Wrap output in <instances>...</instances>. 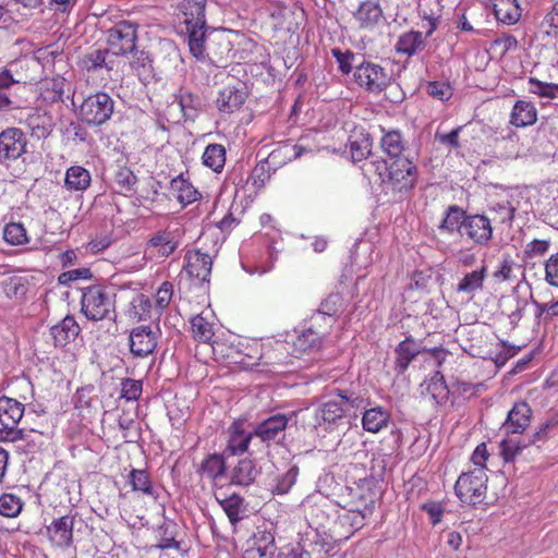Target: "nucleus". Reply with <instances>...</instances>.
Instances as JSON below:
<instances>
[{
	"instance_id": "f257e3e1",
	"label": "nucleus",
	"mask_w": 558,
	"mask_h": 558,
	"mask_svg": "<svg viewBox=\"0 0 558 558\" xmlns=\"http://www.w3.org/2000/svg\"><path fill=\"white\" fill-rule=\"evenodd\" d=\"M206 4L207 0H182L178 4L186 28L190 51L198 60L205 59V39L208 29L205 14Z\"/></svg>"
},
{
	"instance_id": "f03ea898",
	"label": "nucleus",
	"mask_w": 558,
	"mask_h": 558,
	"mask_svg": "<svg viewBox=\"0 0 558 558\" xmlns=\"http://www.w3.org/2000/svg\"><path fill=\"white\" fill-rule=\"evenodd\" d=\"M335 544L316 530L305 532L295 545L283 547L278 558H328Z\"/></svg>"
},
{
	"instance_id": "7ed1b4c3",
	"label": "nucleus",
	"mask_w": 558,
	"mask_h": 558,
	"mask_svg": "<svg viewBox=\"0 0 558 558\" xmlns=\"http://www.w3.org/2000/svg\"><path fill=\"white\" fill-rule=\"evenodd\" d=\"M82 292V313L87 319L98 322L110 318L114 312V293L100 284L84 288Z\"/></svg>"
},
{
	"instance_id": "20e7f679",
	"label": "nucleus",
	"mask_w": 558,
	"mask_h": 558,
	"mask_svg": "<svg viewBox=\"0 0 558 558\" xmlns=\"http://www.w3.org/2000/svg\"><path fill=\"white\" fill-rule=\"evenodd\" d=\"M487 482L486 471L483 468H474L458 477L454 493L462 504L476 506L486 498Z\"/></svg>"
},
{
	"instance_id": "39448f33",
	"label": "nucleus",
	"mask_w": 558,
	"mask_h": 558,
	"mask_svg": "<svg viewBox=\"0 0 558 558\" xmlns=\"http://www.w3.org/2000/svg\"><path fill=\"white\" fill-rule=\"evenodd\" d=\"M23 415V403L5 396L0 397V442H15L26 438L25 429L17 428Z\"/></svg>"
},
{
	"instance_id": "423d86ee",
	"label": "nucleus",
	"mask_w": 558,
	"mask_h": 558,
	"mask_svg": "<svg viewBox=\"0 0 558 558\" xmlns=\"http://www.w3.org/2000/svg\"><path fill=\"white\" fill-rule=\"evenodd\" d=\"M114 111V100L104 92L87 96L80 107V118L90 126L106 123Z\"/></svg>"
},
{
	"instance_id": "0eeeda50",
	"label": "nucleus",
	"mask_w": 558,
	"mask_h": 558,
	"mask_svg": "<svg viewBox=\"0 0 558 558\" xmlns=\"http://www.w3.org/2000/svg\"><path fill=\"white\" fill-rule=\"evenodd\" d=\"M353 81L369 93H380L388 86L390 77L383 66L363 59L355 64Z\"/></svg>"
},
{
	"instance_id": "6e6552de",
	"label": "nucleus",
	"mask_w": 558,
	"mask_h": 558,
	"mask_svg": "<svg viewBox=\"0 0 558 558\" xmlns=\"http://www.w3.org/2000/svg\"><path fill=\"white\" fill-rule=\"evenodd\" d=\"M417 181V167L409 156L403 159H395L389 165L386 182L392 190L399 193L411 191Z\"/></svg>"
},
{
	"instance_id": "1a4fd4ad",
	"label": "nucleus",
	"mask_w": 558,
	"mask_h": 558,
	"mask_svg": "<svg viewBox=\"0 0 558 558\" xmlns=\"http://www.w3.org/2000/svg\"><path fill=\"white\" fill-rule=\"evenodd\" d=\"M492 220L480 214H468L461 238L475 246L487 247L493 239Z\"/></svg>"
},
{
	"instance_id": "9d476101",
	"label": "nucleus",
	"mask_w": 558,
	"mask_h": 558,
	"mask_svg": "<svg viewBox=\"0 0 558 558\" xmlns=\"http://www.w3.org/2000/svg\"><path fill=\"white\" fill-rule=\"evenodd\" d=\"M136 26L131 22H120L108 32V45L114 56L133 52L136 47Z\"/></svg>"
},
{
	"instance_id": "9b49d317",
	"label": "nucleus",
	"mask_w": 558,
	"mask_h": 558,
	"mask_svg": "<svg viewBox=\"0 0 558 558\" xmlns=\"http://www.w3.org/2000/svg\"><path fill=\"white\" fill-rule=\"evenodd\" d=\"M27 140L17 128H8L0 133V161L16 160L25 151Z\"/></svg>"
},
{
	"instance_id": "f8f14e48",
	"label": "nucleus",
	"mask_w": 558,
	"mask_h": 558,
	"mask_svg": "<svg viewBox=\"0 0 558 558\" xmlns=\"http://www.w3.org/2000/svg\"><path fill=\"white\" fill-rule=\"evenodd\" d=\"M19 122L24 124L32 137L45 140L50 136L54 128V121L51 114L41 109H31L19 118Z\"/></svg>"
},
{
	"instance_id": "ddd939ff",
	"label": "nucleus",
	"mask_w": 558,
	"mask_h": 558,
	"mask_svg": "<svg viewBox=\"0 0 558 558\" xmlns=\"http://www.w3.org/2000/svg\"><path fill=\"white\" fill-rule=\"evenodd\" d=\"M157 343V333L149 326H138L130 332L129 345L134 357L143 359L151 355Z\"/></svg>"
},
{
	"instance_id": "4468645a",
	"label": "nucleus",
	"mask_w": 558,
	"mask_h": 558,
	"mask_svg": "<svg viewBox=\"0 0 558 558\" xmlns=\"http://www.w3.org/2000/svg\"><path fill=\"white\" fill-rule=\"evenodd\" d=\"M291 416L277 413L266 420L256 424L253 429L255 437L259 438L262 442L269 444L270 441H278L284 435Z\"/></svg>"
},
{
	"instance_id": "2eb2a0df",
	"label": "nucleus",
	"mask_w": 558,
	"mask_h": 558,
	"mask_svg": "<svg viewBox=\"0 0 558 558\" xmlns=\"http://www.w3.org/2000/svg\"><path fill=\"white\" fill-rule=\"evenodd\" d=\"M182 234L180 228H166L153 234L147 242V246L155 250L158 256L169 257L179 247Z\"/></svg>"
},
{
	"instance_id": "dca6fc26",
	"label": "nucleus",
	"mask_w": 558,
	"mask_h": 558,
	"mask_svg": "<svg viewBox=\"0 0 558 558\" xmlns=\"http://www.w3.org/2000/svg\"><path fill=\"white\" fill-rule=\"evenodd\" d=\"M428 25L429 27L425 33V37L417 31H409L400 35L396 44L397 52L412 57L422 51L425 48V38L432 36L437 28L436 20L429 17Z\"/></svg>"
},
{
	"instance_id": "f3484780",
	"label": "nucleus",
	"mask_w": 558,
	"mask_h": 558,
	"mask_svg": "<svg viewBox=\"0 0 558 558\" xmlns=\"http://www.w3.org/2000/svg\"><path fill=\"white\" fill-rule=\"evenodd\" d=\"M275 536L268 531H257L246 542L243 558H274L276 553Z\"/></svg>"
},
{
	"instance_id": "a211bd4d",
	"label": "nucleus",
	"mask_w": 558,
	"mask_h": 558,
	"mask_svg": "<svg viewBox=\"0 0 558 558\" xmlns=\"http://www.w3.org/2000/svg\"><path fill=\"white\" fill-rule=\"evenodd\" d=\"M74 517L63 515L54 519L47 527L46 534L53 546L65 548L73 542Z\"/></svg>"
},
{
	"instance_id": "6ab92c4d",
	"label": "nucleus",
	"mask_w": 558,
	"mask_h": 558,
	"mask_svg": "<svg viewBox=\"0 0 558 558\" xmlns=\"http://www.w3.org/2000/svg\"><path fill=\"white\" fill-rule=\"evenodd\" d=\"M29 281L27 277L16 271H5L0 276V292L8 299L21 301L27 293Z\"/></svg>"
},
{
	"instance_id": "aec40b11",
	"label": "nucleus",
	"mask_w": 558,
	"mask_h": 558,
	"mask_svg": "<svg viewBox=\"0 0 558 558\" xmlns=\"http://www.w3.org/2000/svg\"><path fill=\"white\" fill-rule=\"evenodd\" d=\"M424 351L425 348H423L412 336L407 337L395 349V369L397 373L403 374L417 355Z\"/></svg>"
},
{
	"instance_id": "412c9836",
	"label": "nucleus",
	"mask_w": 558,
	"mask_h": 558,
	"mask_svg": "<svg viewBox=\"0 0 558 558\" xmlns=\"http://www.w3.org/2000/svg\"><path fill=\"white\" fill-rule=\"evenodd\" d=\"M185 270L190 277L201 281H208L211 272L213 260L210 255L201 251H191L185 255Z\"/></svg>"
},
{
	"instance_id": "4be33fe9",
	"label": "nucleus",
	"mask_w": 558,
	"mask_h": 558,
	"mask_svg": "<svg viewBox=\"0 0 558 558\" xmlns=\"http://www.w3.org/2000/svg\"><path fill=\"white\" fill-rule=\"evenodd\" d=\"M243 420H235L229 427V439L227 450L231 454H241L247 451L252 438L255 436L253 430L247 432Z\"/></svg>"
},
{
	"instance_id": "5701e85b",
	"label": "nucleus",
	"mask_w": 558,
	"mask_h": 558,
	"mask_svg": "<svg viewBox=\"0 0 558 558\" xmlns=\"http://www.w3.org/2000/svg\"><path fill=\"white\" fill-rule=\"evenodd\" d=\"M532 410L526 402H518L508 413L504 428L508 434H521L530 425Z\"/></svg>"
},
{
	"instance_id": "b1692460",
	"label": "nucleus",
	"mask_w": 558,
	"mask_h": 558,
	"mask_svg": "<svg viewBox=\"0 0 558 558\" xmlns=\"http://www.w3.org/2000/svg\"><path fill=\"white\" fill-rule=\"evenodd\" d=\"M81 328L73 316H65L60 323L50 328L54 345L64 348L80 335Z\"/></svg>"
},
{
	"instance_id": "393cba45",
	"label": "nucleus",
	"mask_w": 558,
	"mask_h": 558,
	"mask_svg": "<svg viewBox=\"0 0 558 558\" xmlns=\"http://www.w3.org/2000/svg\"><path fill=\"white\" fill-rule=\"evenodd\" d=\"M468 214L466 210L458 205L448 206L438 225L439 232L446 234L458 233L461 236V230H463Z\"/></svg>"
},
{
	"instance_id": "a878e982",
	"label": "nucleus",
	"mask_w": 558,
	"mask_h": 558,
	"mask_svg": "<svg viewBox=\"0 0 558 558\" xmlns=\"http://www.w3.org/2000/svg\"><path fill=\"white\" fill-rule=\"evenodd\" d=\"M422 395L428 397L435 404H445L449 398V389L440 372H435L422 385Z\"/></svg>"
},
{
	"instance_id": "bb28decb",
	"label": "nucleus",
	"mask_w": 558,
	"mask_h": 558,
	"mask_svg": "<svg viewBox=\"0 0 558 558\" xmlns=\"http://www.w3.org/2000/svg\"><path fill=\"white\" fill-rule=\"evenodd\" d=\"M246 99L245 88L235 86H226L217 98V108L220 112L231 113L239 110Z\"/></svg>"
},
{
	"instance_id": "cd10ccee",
	"label": "nucleus",
	"mask_w": 558,
	"mask_h": 558,
	"mask_svg": "<svg viewBox=\"0 0 558 558\" xmlns=\"http://www.w3.org/2000/svg\"><path fill=\"white\" fill-rule=\"evenodd\" d=\"M537 120V110L533 102L518 100L510 114V123L515 128L533 125Z\"/></svg>"
},
{
	"instance_id": "c85d7f7f",
	"label": "nucleus",
	"mask_w": 558,
	"mask_h": 558,
	"mask_svg": "<svg viewBox=\"0 0 558 558\" xmlns=\"http://www.w3.org/2000/svg\"><path fill=\"white\" fill-rule=\"evenodd\" d=\"M126 483L132 487L133 492L142 493L154 499L158 497L157 489L146 470L132 469L128 475Z\"/></svg>"
},
{
	"instance_id": "c756f323",
	"label": "nucleus",
	"mask_w": 558,
	"mask_h": 558,
	"mask_svg": "<svg viewBox=\"0 0 558 558\" xmlns=\"http://www.w3.org/2000/svg\"><path fill=\"white\" fill-rule=\"evenodd\" d=\"M493 11L496 19L507 25L517 23L521 16L518 0H494Z\"/></svg>"
},
{
	"instance_id": "7c9ffc66",
	"label": "nucleus",
	"mask_w": 558,
	"mask_h": 558,
	"mask_svg": "<svg viewBox=\"0 0 558 558\" xmlns=\"http://www.w3.org/2000/svg\"><path fill=\"white\" fill-rule=\"evenodd\" d=\"M170 190L173 196L182 204L189 205L193 202L197 201L199 193L192 185V183L186 180L183 174H179L173 178L170 182Z\"/></svg>"
},
{
	"instance_id": "2f4dec72",
	"label": "nucleus",
	"mask_w": 558,
	"mask_h": 558,
	"mask_svg": "<svg viewBox=\"0 0 558 558\" xmlns=\"http://www.w3.org/2000/svg\"><path fill=\"white\" fill-rule=\"evenodd\" d=\"M390 413L381 407L365 410L362 417L363 428L369 433H378L388 425Z\"/></svg>"
},
{
	"instance_id": "473e14b6",
	"label": "nucleus",
	"mask_w": 558,
	"mask_h": 558,
	"mask_svg": "<svg viewBox=\"0 0 558 558\" xmlns=\"http://www.w3.org/2000/svg\"><path fill=\"white\" fill-rule=\"evenodd\" d=\"M258 474V470L251 459H242L234 466L231 474V483L239 486L251 485Z\"/></svg>"
},
{
	"instance_id": "72a5a7b5",
	"label": "nucleus",
	"mask_w": 558,
	"mask_h": 558,
	"mask_svg": "<svg viewBox=\"0 0 558 558\" xmlns=\"http://www.w3.org/2000/svg\"><path fill=\"white\" fill-rule=\"evenodd\" d=\"M216 499L233 525L243 519L246 508L244 499L240 495L232 494L223 498L216 496Z\"/></svg>"
},
{
	"instance_id": "f704fd0d",
	"label": "nucleus",
	"mask_w": 558,
	"mask_h": 558,
	"mask_svg": "<svg viewBox=\"0 0 558 558\" xmlns=\"http://www.w3.org/2000/svg\"><path fill=\"white\" fill-rule=\"evenodd\" d=\"M90 181L89 171L81 166H72L65 172L64 184L69 191H85Z\"/></svg>"
},
{
	"instance_id": "c9c22d12",
	"label": "nucleus",
	"mask_w": 558,
	"mask_h": 558,
	"mask_svg": "<svg viewBox=\"0 0 558 558\" xmlns=\"http://www.w3.org/2000/svg\"><path fill=\"white\" fill-rule=\"evenodd\" d=\"M320 417L325 424L330 428L333 425H340L343 423L345 417V411L343 404L339 401V399H331L322 404L319 410Z\"/></svg>"
},
{
	"instance_id": "e433bc0d",
	"label": "nucleus",
	"mask_w": 558,
	"mask_h": 558,
	"mask_svg": "<svg viewBox=\"0 0 558 558\" xmlns=\"http://www.w3.org/2000/svg\"><path fill=\"white\" fill-rule=\"evenodd\" d=\"M203 165L214 172H221L226 163V148L221 144H209L206 146L203 156Z\"/></svg>"
},
{
	"instance_id": "4c0bfd02",
	"label": "nucleus",
	"mask_w": 558,
	"mask_h": 558,
	"mask_svg": "<svg viewBox=\"0 0 558 558\" xmlns=\"http://www.w3.org/2000/svg\"><path fill=\"white\" fill-rule=\"evenodd\" d=\"M487 269L485 266L480 269L468 272L459 281L457 291L465 294H473L483 288L484 280L486 278Z\"/></svg>"
},
{
	"instance_id": "58836bf2",
	"label": "nucleus",
	"mask_w": 558,
	"mask_h": 558,
	"mask_svg": "<svg viewBox=\"0 0 558 558\" xmlns=\"http://www.w3.org/2000/svg\"><path fill=\"white\" fill-rule=\"evenodd\" d=\"M109 50H94L83 57L81 60L82 69L87 72H97L101 69L112 70V61H107Z\"/></svg>"
},
{
	"instance_id": "ea45409f",
	"label": "nucleus",
	"mask_w": 558,
	"mask_h": 558,
	"mask_svg": "<svg viewBox=\"0 0 558 558\" xmlns=\"http://www.w3.org/2000/svg\"><path fill=\"white\" fill-rule=\"evenodd\" d=\"M361 27H369L378 23L381 17L380 7L373 1L362 2L354 13Z\"/></svg>"
},
{
	"instance_id": "a19ab883",
	"label": "nucleus",
	"mask_w": 558,
	"mask_h": 558,
	"mask_svg": "<svg viewBox=\"0 0 558 558\" xmlns=\"http://www.w3.org/2000/svg\"><path fill=\"white\" fill-rule=\"evenodd\" d=\"M226 472V462L222 456L218 453L209 454L203 460L198 469V473L202 476H206L209 480H216L222 476Z\"/></svg>"
},
{
	"instance_id": "79ce46f5",
	"label": "nucleus",
	"mask_w": 558,
	"mask_h": 558,
	"mask_svg": "<svg viewBox=\"0 0 558 558\" xmlns=\"http://www.w3.org/2000/svg\"><path fill=\"white\" fill-rule=\"evenodd\" d=\"M177 99L185 119L193 120L203 106L201 97L186 89H181Z\"/></svg>"
},
{
	"instance_id": "37998d69",
	"label": "nucleus",
	"mask_w": 558,
	"mask_h": 558,
	"mask_svg": "<svg viewBox=\"0 0 558 558\" xmlns=\"http://www.w3.org/2000/svg\"><path fill=\"white\" fill-rule=\"evenodd\" d=\"M381 147L384 151L393 159H401V154L405 150L404 141L401 132L388 131L381 137Z\"/></svg>"
},
{
	"instance_id": "c03bdc74",
	"label": "nucleus",
	"mask_w": 558,
	"mask_h": 558,
	"mask_svg": "<svg viewBox=\"0 0 558 558\" xmlns=\"http://www.w3.org/2000/svg\"><path fill=\"white\" fill-rule=\"evenodd\" d=\"M113 183L120 193L129 195L135 191L137 177L128 167H119L113 175Z\"/></svg>"
},
{
	"instance_id": "a18cd8bd",
	"label": "nucleus",
	"mask_w": 558,
	"mask_h": 558,
	"mask_svg": "<svg viewBox=\"0 0 558 558\" xmlns=\"http://www.w3.org/2000/svg\"><path fill=\"white\" fill-rule=\"evenodd\" d=\"M300 470L299 466L293 464L284 473L278 475L274 480L271 492L277 495H284L290 492L292 486L296 483Z\"/></svg>"
},
{
	"instance_id": "49530a36",
	"label": "nucleus",
	"mask_w": 558,
	"mask_h": 558,
	"mask_svg": "<svg viewBox=\"0 0 558 558\" xmlns=\"http://www.w3.org/2000/svg\"><path fill=\"white\" fill-rule=\"evenodd\" d=\"M331 54L337 60L338 65H339V71L343 75H348L352 71L354 72L355 64L360 63L363 60V58L360 57L359 54H356L350 50L341 51L339 48L331 49Z\"/></svg>"
},
{
	"instance_id": "de8ad7c7",
	"label": "nucleus",
	"mask_w": 558,
	"mask_h": 558,
	"mask_svg": "<svg viewBox=\"0 0 558 558\" xmlns=\"http://www.w3.org/2000/svg\"><path fill=\"white\" fill-rule=\"evenodd\" d=\"M323 336L314 332L312 329L305 328L300 335H298L293 344L296 350L301 352L313 351L320 348Z\"/></svg>"
},
{
	"instance_id": "09e8293b",
	"label": "nucleus",
	"mask_w": 558,
	"mask_h": 558,
	"mask_svg": "<svg viewBox=\"0 0 558 558\" xmlns=\"http://www.w3.org/2000/svg\"><path fill=\"white\" fill-rule=\"evenodd\" d=\"M24 502L22 499L11 493H4L0 496V514L7 518H16L22 509Z\"/></svg>"
},
{
	"instance_id": "8fccbe9b",
	"label": "nucleus",
	"mask_w": 558,
	"mask_h": 558,
	"mask_svg": "<svg viewBox=\"0 0 558 558\" xmlns=\"http://www.w3.org/2000/svg\"><path fill=\"white\" fill-rule=\"evenodd\" d=\"M270 166L267 160L259 161L252 170L250 178L247 179V183H250L255 192L262 190L266 182L269 181L271 177Z\"/></svg>"
},
{
	"instance_id": "3c124183",
	"label": "nucleus",
	"mask_w": 558,
	"mask_h": 558,
	"mask_svg": "<svg viewBox=\"0 0 558 558\" xmlns=\"http://www.w3.org/2000/svg\"><path fill=\"white\" fill-rule=\"evenodd\" d=\"M191 329L194 339L199 342H208L214 336L213 325L202 315L191 318Z\"/></svg>"
},
{
	"instance_id": "603ef678",
	"label": "nucleus",
	"mask_w": 558,
	"mask_h": 558,
	"mask_svg": "<svg viewBox=\"0 0 558 558\" xmlns=\"http://www.w3.org/2000/svg\"><path fill=\"white\" fill-rule=\"evenodd\" d=\"M151 301L145 294L136 295L131 302L130 315L138 320H145L150 317Z\"/></svg>"
},
{
	"instance_id": "864d4df0",
	"label": "nucleus",
	"mask_w": 558,
	"mask_h": 558,
	"mask_svg": "<svg viewBox=\"0 0 558 558\" xmlns=\"http://www.w3.org/2000/svg\"><path fill=\"white\" fill-rule=\"evenodd\" d=\"M120 398L125 401H137L143 392V381L133 378H123L121 380Z\"/></svg>"
},
{
	"instance_id": "5fc2aeb1",
	"label": "nucleus",
	"mask_w": 558,
	"mask_h": 558,
	"mask_svg": "<svg viewBox=\"0 0 558 558\" xmlns=\"http://www.w3.org/2000/svg\"><path fill=\"white\" fill-rule=\"evenodd\" d=\"M336 391H337V398L343 404L345 413L348 411H350L351 409H353V410L364 409L365 405L367 404L366 399L354 391L340 390V389H337Z\"/></svg>"
},
{
	"instance_id": "6e6d98bb",
	"label": "nucleus",
	"mask_w": 558,
	"mask_h": 558,
	"mask_svg": "<svg viewBox=\"0 0 558 558\" xmlns=\"http://www.w3.org/2000/svg\"><path fill=\"white\" fill-rule=\"evenodd\" d=\"M3 239L12 245H22L28 242L26 229L22 223L11 222L4 227Z\"/></svg>"
},
{
	"instance_id": "4d7b16f0",
	"label": "nucleus",
	"mask_w": 558,
	"mask_h": 558,
	"mask_svg": "<svg viewBox=\"0 0 558 558\" xmlns=\"http://www.w3.org/2000/svg\"><path fill=\"white\" fill-rule=\"evenodd\" d=\"M343 306V299L340 293H330L319 305L318 311L324 315L333 318L341 313Z\"/></svg>"
},
{
	"instance_id": "13d9d810",
	"label": "nucleus",
	"mask_w": 558,
	"mask_h": 558,
	"mask_svg": "<svg viewBox=\"0 0 558 558\" xmlns=\"http://www.w3.org/2000/svg\"><path fill=\"white\" fill-rule=\"evenodd\" d=\"M372 143L368 136L362 135L350 141V154L353 162L362 161L371 155Z\"/></svg>"
},
{
	"instance_id": "bf43d9fd",
	"label": "nucleus",
	"mask_w": 558,
	"mask_h": 558,
	"mask_svg": "<svg viewBox=\"0 0 558 558\" xmlns=\"http://www.w3.org/2000/svg\"><path fill=\"white\" fill-rule=\"evenodd\" d=\"M529 85V90L539 97L555 99L558 96V84L545 83L536 77H530Z\"/></svg>"
},
{
	"instance_id": "052dcab7",
	"label": "nucleus",
	"mask_w": 558,
	"mask_h": 558,
	"mask_svg": "<svg viewBox=\"0 0 558 558\" xmlns=\"http://www.w3.org/2000/svg\"><path fill=\"white\" fill-rule=\"evenodd\" d=\"M333 318L324 315L318 310L311 316L310 325L307 329H312L314 332L325 337L333 325Z\"/></svg>"
},
{
	"instance_id": "680f3d73",
	"label": "nucleus",
	"mask_w": 558,
	"mask_h": 558,
	"mask_svg": "<svg viewBox=\"0 0 558 558\" xmlns=\"http://www.w3.org/2000/svg\"><path fill=\"white\" fill-rule=\"evenodd\" d=\"M173 296V284L170 281L161 283L155 296V310L160 314L171 302Z\"/></svg>"
},
{
	"instance_id": "e2e57ef3",
	"label": "nucleus",
	"mask_w": 558,
	"mask_h": 558,
	"mask_svg": "<svg viewBox=\"0 0 558 558\" xmlns=\"http://www.w3.org/2000/svg\"><path fill=\"white\" fill-rule=\"evenodd\" d=\"M526 446H529V442L515 441L512 438L502 440L500 444L501 456L506 462H512Z\"/></svg>"
},
{
	"instance_id": "0e129e2a",
	"label": "nucleus",
	"mask_w": 558,
	"mask_h": 558,
	"mask_svg": "<svg viewBox=\"0 0 558 558\" xmlns=\"http://www.w3.org/2000/svg\"><path fill=\"white\" fill-rule=\"evenodd\" d=\"M93 275L89 268H76L60 274L58 277V282L62 286H70V283L73 281H77L80 279H89Z\"/></svg>"
},
{
	"instance_id": "69168bd1",
	"label": "nucleus",
	"mask_w": 558,
	"mask_h": 558,
	"mask_svg": "<svg viewBox=\"0 0 558 558\" xmlns=\"http://www.w3.org/2000/svg\"><path fill=\"white\" fill-rule=\"evenodd\" d=\"M64 134H66L68 138L74 143H84L89 136L87 130L82 124L74 121L66 125Z\"/></svg>"
},
{
	"instance_id": "338daca9",
	"label": "nucleus",
	"mask_w": 558,
	"mask_h": 558,
	"mask_svg": "<svg viewBox=\"0 0 558 558\" xmlns=\"http://www.w3.org/2000/svg\"><path fill=\"white\" fill-rule=\"evenodd\" d=\"M558 427L557 420H548L539 426V428L529 439V445L544 442L549 437V432Z\"/></svg>"
},
{
	"instance_id": "774afa93",
	"label": "nucleus",
	"mask_w": 558,
	"mask_h": 558,
	"mask_svg": "<svg viewBox=\"0 0 558 558\" xmlns=\"http://www.w3.org/2000/svg\"><path fill=\"white\" fill-rule=\"evenodd\" d=\"M545 280L554 287H558V253L553 254L545 264Z\"/></svg>"
}]
</instances>
